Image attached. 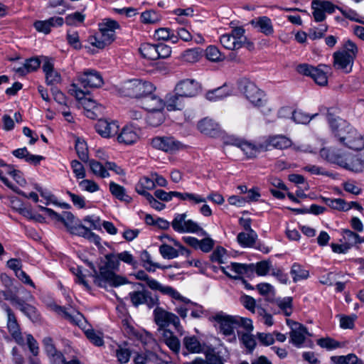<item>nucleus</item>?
<instances>
[{"label":"nucleus","instance_id":"1","mask_svg":"<svg viewBox=\"0 0 364 364\" xmlns=\"http://www.w3.org/2000/svg\"><path fill=\"white\" fill-rule=\"evenodd\" d=\"M120 262L117 253L105 255L102 264L99 267V273L95 277V283L106 288L107 286L118 287L126 283V279L117 275L115 272L119 269Z\"/></svg>","mask_w":364,"mask_h":364},{"label":"nucleus","instance_id":"2","mask_svg":"<svg viewBox=\"0 0 364 364\" xmlns=\"http://www.w3.org/2000/svg\"><path fill=\"white\" fill-rule=\"evenodd\" d=\"M240 89L245 98L255 107L262 109V112L267 114L271 108L267 107V100L266 95L254 82L248 80H242L240 83Z\"/></svg>","mask_w":364,"mask_h":364},{"label":"nucleus","instance_id":"3","mask_svg":"<svg viewBox=\"0 0 364 364\" xmlns=\"http://www.w3.org/2000/svg\"><path fill=\"white\" fill-rule=\"evenodd\" d=\"M242 27H236L220 37V43L223 48L229 50H237L242 47L248 50L254 48V44L245 35Z\"/></svg>","mask_w":364,"mask_h":364},{"label":"nucleus","instance_id":"4","mask_svg":"<svg viewBox=\"0 0 364 364\" xmlns=\"http://www.w3.org/2000/svg\"><path fill=\"white\" fill-rule=\"evenodd\" d=\"M155 90L150 82L139 79H133L125 82L121 87L119 92L122 95L132 98L141 99Z\"/></svg>","mask_w":364,"mask_h":364},{"label":"nucleus","instance_id":"5","mask_svg":"<svg viewBox=\"0 0 364 364\" xmlns=\"http://www.w3.org/2000/svg\"><path fill=\"white\" fill-rule=\"evenodd\" d=\"M344 150L355 152L364 150V135L349 124L345 127L343 134V151Z\"/></svg>","mask_w":364,"mask_h":364},{"label":"nucleus","instance_id":"6","mask_svg":"<svg viewBox=\"0 0 364 364\" xmlns=\"http://www.w3.org/2000/svg\"><path fill=\"white\" fill-rule=\"evenodd\" d=\"M173 229L178 233H198L202 232L203 235L206 232L195 221L187 219L186 213H177L171 222Z\"/></svg>","mask_w":364,"mask_h":364},{"label":"nucleus","instance_id":"7","mask_svg":"<svg viewBox=\"0 0 364 364\" xmlns=\"http://www.w3.org/2000/svg\"><path fill=\"white\" fill-rule=\"evenodd\" d=\"M136 277L139 280L146 281L148 287L152 290L159 291L163 294L171 296L172 299L182 298L181 294L177 290L170 286L163 285L157 280L150 278L143 270L137 272Z\"/></svg>","mask_w":364,"mask_h":364},{"label":"nucleus","instance_id":"8","mask_svg":"<svg viewBox=\"0 0 364 364\" xmlns=\"http://www.w3.org/2000/svg\"><path fill=\"white\" fill-rule=\"evenodd\" d=\"M0 306L6 314L7 328L9 333L18 345H23L24 339L22 336L20 326L15 314L6 304L0 301Z\"/></svg>","mask_w":364,"mask_h":364},{"label":"nucleus","instance_id":"9","mask_svg":"<svg viewBox=\"0 0 364 364\" xmlns=\"http://www.w3.org/2000/svg\"><path fill=\"white\" fill-rule=\"evenodd\" d=\"M151 146L165 152L175 153L183 149V144L173 136H156L151 139Z\"/></svg>","mask_w":364,"mask_h":364},{"label":"nucleus","instance_id":"10","mask_svg":"<svg viewBox=\"0 0 364 364\" xmlns=\"http://www.w3.org/2000/svg\"><path fill=\"white\" fill-rule=\"evenodd\" d=\"M79 83L86 87H100L104 84L100 73L94 69H85L77 75Z\"/></svg>","mask_w":364,"mask_h":364},{"label":"nucleus","instance_id":"11","mask_svg":"<svg viewBox=\"0 0 364 364\" xmlns=\"http://www.w3.org/2000/svg\"><path fill=\"white\" fill-rule=\"evenodd\" d=\"M154 321L161 328L173 324L175 328L180 331L181 326L178 317L171 312L165 311L161 307H156L154 311Z\"/></svg>","mask_w":364,"mask_h":364},{"label":"nucleus","instance_id":"12","mask_svg":"<svg viewBox=\"0 0 364 364\" xmlns=\"http://www.w3.org/2000/svg\"><path fill=\"white\" fill-rule=\"evenodd\" d=\"M336 9L339 8L331 1L325 0H313L311 2L312 15L316 22H323L326 18V14H332Z\"/></svg>","mask_w":364,"mask_h":364},{"label":"nucleus","instance_id":"13","mask_svg":"<svg viewBox=\"0 0 364 364\" xmlns=\"http://www.w3.org/2000/svg\"><path fill=\"white\" fill-rule=\"evenodd\" d=\"M129 295L132 304L136 307L141 304H146L148 308L151 309L159 302L156 296L152 295L151 292L144 289L132 291Z\"/></svg>","mask_w":364,"mask_h":364},{"label":"nucleus","instance_id":"14","mask_svg":"<svg viewBox=\"0 0 364 364\" xmlns=\"http://www.w3.org/2000/svg\"><path fill=\"white\" fill-rule=\"evenodd\" d=\"M174 91L183 97H193L200 91V84L195 80L186 79L179 81L175 86Z\"/></svg>","mask_w":364,"mask_h":364},{"label":"nucleus","instance_id":"15","mask_svg":"<svg viewBox=\"0 0 364 364\" xmlns=\"http://www.w3.org/2000/svg\"><path fill=\"white\" fill-rule=\"evenodd\" d=\"M358 53V48L351 41H347L343 45V73L352 71L354 60Z\"/></svg>","mask_w":364,"mask_h":364},{"label":"nucleus","instance_id":"16","mask_svg":"<svg viewBox=\"0 0 364 364\" xmlns=\"http://www.w3.org/2000/svg\"><path fill=\"white\" fill-rule=\"evenodd\" d=\"M343 168L353 173L364 171V151L360 155L345 154L343 156Z\"/></svg>","mask_w":364,"mask_h":364},{"label":"nucleus","instance_id":"17","mask_svg":"<svg viewBox=\"0 0 364 364\" xmlns=\"http://www.w3.org/2000/svg\"><path fill=\"white\" fill-rule=\"evenodd\" d=\"M102 38L110 44L115 40L116 30L120 28L119 23L111 18H105L98 24Z\"/></svg>","mask_w":364,"mask_h":364},{"label":"nucleus","instance_id":"18","mask_svg":"<svg viewBox=\"0 0 364 364\" xmlns=\"http://www.w3.org/2000/svg\"><path fill=\"white\" fill-rule=\"evenodd\" d=\"M173 245L178 247V250L173 248V247L166 245L162 244L159 247V252L161 255L164 259H171L176 258L178 255H185L188 257L190 255V251L186 249L184 246H183L179 242L176 240H172Z\"/></svg>","mask_w":364,"mask_h":364},{"label":"nucleus","instance_id":"19","mask_svg":"<svg viewBox=\"0 0 364 364\" xmlns=\"http://www.w3.org/2000/svg\"><path fill=\"white\" fill-rule=\"evenodd\" d=\"M213 318L220 324V331L225 336H232V338L234 340L236 339L234 335L233 327V324L236 323L235 316H231L223 312H219L213 316Z\"/></svg>","mask_w":364,"mask_h":364},{"label":"nucleus","instance_id":"20","mask_svg":"<svg viewBox=\"0 0 364 364\" xmlns=\"http://www.w3.org/2000/svg\"><path fill=\"white\" fill-rule=\"evenodd\" d=\"M231 144L240 148L247 157H255L260 151H267V145H264L263 141L255 144L240 139H234Z\"/></svg>","mask_w":364,"mask_h":364},{"label":"nucleus","instance_id":"21","mask_svg":"<svg viewBox=\"0 0 364 364\" xmlns=\"http://www.w3.org/2000/svg\"><path fill=\"white\" fill-rule=\"evenodd\" d=\"M287 323L291 328V341L296 346H301L304 342L306 335L308 333L306 328L296 321L287 320Z\"/></svg>","mask_w":364,"mask_h":364},{"label":"nucleus","instance_id":"22","mask_svg":"<svg viewBox=\"0 0 364 364\" xmlns=\"http://www.w3.org/2000/svg\"><path fill=\"white\" fill-rule=\"evenodd\" d=\"M41 209L51 218L63 223L69 232L76 225L75 223V217L70 212H63L62 215H59L55 211L48 208L42 207Z\"/></svg>","mask_w":364,"mask_h":364},{"label":"nucleus","instance_id":"23","mask_svg":"<svg viewBox=\"0 0 364 364\" xmlns=\"http://www.w3.org/2000/svg\"><path fill=\"white\" fill-rule=\"evenodd\" d=\"M95 129L102 137L109 138L117 134L119 125L115 122L100 119L95 124Z\"/></svg>","mask_w":364,"mask_h":364},{"label":"nucleus","instance_id":"24","mask_svg":"<svg viewBox=\"0 0 364 364\" xmlns=\"http://www.w3.org/2000/svg\"><path fill=\"white\" fill-rule=\"evenodd\" d=\"M264 145H267V150L270 147L278 149H284L290 147L292 144L291 140L284 135L278 134L269 136L263 141Z\"/></svg>","mask_w":364,"mask_h":364},{"label":"nucleus","instance_id":"25","mask_svg":"<svg viewBox=\"0 0 364 364\" xmlns=\"http://www.w3.org/2000/svg\"><path fill=\"white\" fill-rule=\"evenodd\" d=\"M141 104L148 112L162 111L165 107L164 101L152 92L146 95L141 100Z\"/></svg>","mask_w":364,"mask_h":364},{"label":"nucleus","instance_id":"26","mask_svg":"<svg viewBox=\"0 0 364 364\" xmlns=\"http://www.w3.org/2000/svg\"><path fill=\"white\" fill-rule=\"evenodd\" d=\"M340 110L338 108H330L327 112V121L331 132V134L337 138L338 141H341L340 134L339 122Z\"/></svg>","mask_w":364,"mask_h":364},{"label":"nucleus","instance_id":"27","mask_svg":"<svg viewBox=\"0 0 364 364\" xmlns=\"http://www.w3.org/2000/svg\"><path fill=\"white\" fill-rule=\"evenodd\" d=\"M14 170L15 169L14 167L5 164L3 160L0 159V180L4 183L5 186H6L17 194L20 196H26V193L12 184L6 177V175L11 176L14 172Z\"/></svg>","mask_w":364,"mask_h":364},{"label":"nucleus","instance_id":"28","mask_svg":"<svg viewBox=\"0 0 364 364\" xmlns=\"http://www.w3.org/2000/svg\"><path fill=\"white\" fill-rule=\"evenodd\" d=\"M70 93L73 95L77 100L82 101V105L87 109H94L97 106L95 101L90 98L86 97L88 94L87 90H82L76 84H72L70 88Z\"/></svg>","mask_w":364,"mask_h":364},{"label":"nucleus","instance_id":"29","mask_svg":"<svg viewBox=\"0 0 364 364\" xmlns=\"http://www.w3.org/2000/svg\"><path fill=\"white\" fill-rule=\"evenodd\" d=\"M64 23L62 17L54 16L45 21H36L33 26L39 32L48 34L50 32L51 27L61 26Z\"/></svg>","mask_w":364,"mask_h":364},{"label":"nucleus","instance_id":"30","mask_svg":"<svg viewBox=\"0 0 364 364\" xmlns=\"http://www.w3.org/2000/svg\"><path fill=\"white\" fill-rule=\"evenodd\" d=\"M139 139L137 130L132 126H125L117 136L120 144L131 145L136 143Z\"/></svg>","mask_w":364,"mask_h":364},{"label":"nucleus","instance_id":"31","mask_svg":"<svg viewBox=\"0 0 364 364\" xmlns=\"http://www.w3.org/2000/svg\"><path fill=\"white\" fill-rule=\"evenodd\" d=\"M255 28H258L259 31L267 36L273 35L274 27L272 20L265 16H259L251 22Z\"/></svg>","mask_w":364,"mask_h":364},{"label":"nucleus","instance_id":"32","mask_svg":"<svg viewBox=\"0 0 364 364\" xmlns=\"http://www.w3.org/2000/svg\"><path fill=\"white\" fill-rule=\"evenodd\" d=\"M198 129L204 134L214 136L220 132V126L214 120L210 118H204L198 124Z\"/></svg>","mask_w":364,"mask_h":364},{"label":"nucleus","instance_id":"33","mask_svg":"<svg viewBox=\"0 0 364 364\" xmlns=\"http://www.w3.org/2000/svg\"><path fill=\"white\" fill-rule=\"evenodd\" d=\"M232 92V86L225 83L221 87L207 92L206 98L210 101H218L231 95Z\"/></svg>","mask_w":364,"mask_h":364},{"label":"nucleus","instance_id":"34","mask_svg":"<svg viewBox=\"0 0 364 364\" xmlns=\"http://www.w3.org/2000/svg\"><path fill=\"white\" fill-rule=\"evenodd\" d=\"M42 68L45 73L46 81L48 85H53L58 84L61 81V76L58 72L54 69V66L52 63L48 60H46Z\"/></svg>","mask_w":364,"mask_h":364},{"label":"nucleus","instance_id":"35","mask_svg":"<svg viewBox=\"0 0 364 364\" xmlns=\"http://www.w3.org/2000/svg\"><path fill=\"white\" fill-rule=\"evenodd\" d=\"M220 269L225 275L234 279H240L247 272L245 264L236 262L231 263L230 266L221 267Z\"/></svg>","mask_w":364,"mask_h":364},{"label":"nucleus","instance_id":"36","mask_svg":"<svg viewBox=\"0 0 364 364\" xmlns=\"http://www.w3.org/2000/svg\"><path fill=\"white\" fill-rule=\"evenodd\" d=\"M12 154L16 158L24 159L25 161L34 165H38L44 157L40 155H34L28 152L26 147L17 149L12 151Z\"/></svg>","mask_w":364,"mask_h":364},{"label":"nucleus","instance_id":"37","mask_svg":"<svg viewBox=\"0 0 364 364\" xmlns=\"http://www.w3.org/2000/svg\"><path fill=\"white\" fill-rule=\"evenodd\" d=\"M164 104L168 111L181 110L184 107L183 97L178 95L176 92L174 94H168L166 96Z\"/></svg>","mask_w":364,"mask_h":364},{"label":"nucleus","instance_id":"38","mask_svg":"<svg viewBox=\"0 0 364 364\" xmlns=\"http://www.w3.org/2000/svg\"><path fill=\"white\" fill-rule=\"evenodd\" d=\"M53 309L58 314L62 315L65 319L75 325H79L83 318V316L78 311H74L73 314L69 313L65 307L53 304Z\"/></svg>","mask_w":364,"mask_h":364},{"label":"nucleus","instance_id":"39","mask_svg":"<svg viewBox=\"0 0 364 364\" xmlns=\"http://www.w3.org/2000/svg\"><path fill=\"white\" fill-rule=\"evenodd\" d=\"M320 155L322 158L331 163L336 164L338 166L341 164V151L338 148H323L321 149Z\"/></svg>","mask_w":364,"mask_h":364},{"label":"nucleus","instance_id":"40","mask_svg":"<svg viewBox=\"0 0 364 364\" xmlns=\"http://www.w3.org/2000/svg\"><path fill=\"white\" fill-rule=\"evenodd\" d=\"M328 69V66L326 65H319L315 68L314 72L311 73V78L317 85L325 86L328 82L327 73Z\"/></svg>","mask_w":364,"mask_h":364},{"label":"nucleus","instance_id":"41","mask_svg":"<svg viewBox=\"0 0 364 364\" xmlns=\"http://www.w3.org/2000/svg\"><path fill=\"white\" fill-rule=\"evenodd\" d=\"M139 257L142 262V266L149 272H154L156 269H164L167 268L166 267L161 265L159 263L154 262L152 260L151 255L146 250L141 251Z\"/></svg>","mask_w":364,"mask_h":364},{"label":"nucleus","instance_id":"42","mask_svg":"<svg viewBox=\"0 0 364 364\" xmlns=\"http://www.w3.org/2000/svg\"><path fill=\"white\" fill-rule=\"evenodd\" d=\"M154 188L155 182L154 178H150L147 176H143L136 183L135 190L139 195H141L145 198L146 197V194H150L147 190H152Z\"/></svg>","mask_w":364,"mask_h":364},{"label":"nucleus","instance_id":"43","mask_svg":"<svg viewBox=\"0 0 364 364\" xmlns=\"http://www.w3.org/2000/svg\"><path fill=\"white\" fill-rule=\"evenodd\" d=\"M154 38L159 41H171L172 43H176L178 41V37L175 32L168 28H160L154 32Z\"/></svg>","mask_w":364,"mask_h":364},{"label":"nucleus","instance_id":"44","mask_svg":"<svg viewBox=\"0 0 364 364\" xmlns=\"http://www.w3.org/2000/svg\"><path fill=\"white\" fill-rule=\"evenodd\" d=\"M257 238V235L254 230L247 232H240L237 235V240L243 247H250L254 245Z\"/></svg>","mask_w":364,"mask_h":364},{"label":"nucleus","instance_id":"45","mask_svg":"<svg viewBox=\"0 0 364 364\" xmlns=\"http://www.w3.org/2000/svg\"><path fill=\"white\" fill-rule=\"evenodd\" d=\"M134 361L135 364H160V360L156 354L149 350L146 353L137 354Z\"/></svg>","mask_w":364,"mask_h":364},{"label":"nucleus","instance_id":"46","mask_svg":"<svg viewBox=\"0 0 364 364\" xmlns=\"http://www.w3.org/2000/svg\"><path fill=\"white\" fill-rule=\"evenodd\" d=\"M163 340L168 347L175 353H178L181 348L180 341L176 336L169 330L163 332Z\"/></svg>","mask_w":364,"mask_h":364},{"label":"nucleus","instance_id":"47","mask_svg":"<svg viewBox=\"0 0 364 364\" xmlns=\"http://www.w3.org/2000/svg\"><path fill=\"white\" fill-rule=\"evenodd\" d=\"M290 274L294 282L306 279L309 276V270L304 269L298 263H294L291 266Z\"/></svg>","mask_w":364,"mask_h":364},{"label":"nucleus","instance_id":"48","mask_svg":"<svg viewBox=\"0 0 364 364\" xmlns=\"http://www.w3.org/2000/svg\"><path fill=\"white\" fill-rule=\"evenodd\" d=\"M70 233L94 241H97L99 239L97 235L91 232L89 228L80 224H76Z\"/></svg>","mask_w":364,"mask_h":364},{"label":"nucleus","instance_id":"49","mask_svg":"<svg viewBox=\"0 0 364 364\" xmlns=\"http://www.w3.org/2000/svg\"><path fill=\"white\" fill-rule=\"evenodd\" d=\"M139 52L144 58L151 60L158 59L156 45L149 43H142L139 48Z\"/></svg>","mask_w":364,"mask_h":364},{"label":"nucleus","instance_id":"50","mask_svg":"<svg viewBox=\"0 0 364 364\" xmlns=\"http://www.w3.org/2000/svg\"><path fill=\"white\" fill-rule=\"evenodd\" d=\"M181 297V299H174L176 301L181 303V304L176 306L175 311L184 319L187 316L188 311L192 309V306H194V304L182 295Z\"/></svg>","mask_w":364,"mask_h":364},{"label":"nucleus","instance_id":"51","mask_svg":"<svg viewBox=\"0 0 364 364\" xmlns=\"http://www.w3.org/2000/svg\"><path fill=\"white\" fill-rule=\"evenodd\" d=\"M183 345L191 353H198L202 350V346L195 336H186L183 338Z\"/></svg>","mask_w":364,"mask_h":364},{"label":"nucleus","instance_id":"52","mask_svg":"<svg viewBox=\"0 0 364 364\" xmlns=\"http://www.w3.org/2000/svg\"><path fill=\"white\" fill-rule=\"evenodd\" d=\"M203 51L199 48H191L185 50L181 54V58L183 60L193 63L200 60L202 56Z\"/></svg>","mask_w":364,"mask_h":364},{"label":"nucleus","instance_id":"53","mask_svg":"<svg viewBox=\"0 0 364 364\" xmlns=\"http://www.w3.org/2000/svg\"><path fill=\"white\" fill-rule=\"evenodd\" d=\"M89 166L92 172L95 176L102 178H107L109 176V173L106 168V164L104 166L100 162L92 159L89 161Z\"/></svg>","mask_w":364,"mask_h":364},{"label":"nucleus","instance_id":"54","mask_svg":"<svg viewBox=\"0 0 364 364\" xmlns=\"http://www.w3.org/2000/svg\"><path fill=\"white\" fill-rule=\"evenodd\" d=\"M109 191L117 199L122 201H129L130 197L126 193L125 188L114 182H110Z\"/></svg>","mask_w":364,"mask_h":364},{"label":"nucleus","instance_id":"55","mask_svg":"<svg viewBox=\"0 0 364 364\" xmlns=\"http://www.w3.org/2000/svg\"><path fill=\"white\" fill-rule=\"evenodd\" d=\"M161 19V15L153 10L142 12L140 16L141 22L144 24H156Z\"/></svg>","mask_w":364,"mask_h":364},{"label":"nucleus","instance_id":"56","mask_svg":"<svg viewBox=\"0 0 364 364\" xmlns=\"http://www.w3.org/2000/svg\"><path fill=\"white\" fill-rule=\"evenodd\" d=\"M205 54L207 59L212 62H220L225 59V55L215 46H208L205 50Z\"/></svg>","mask_w":364,"mask_h":364},{"label":"nucleus","instance_id":"57","mask_svg":"<svg viewBox=\"0 0 364 364\" xmlns=\"http://www.w3.org/2000/svg\"><path fill=\"white\" fill-rule=\"evenodd\" d=\"M275 302L285 316H289L292 314V297L278 298Z\"/></svg>","mask_w":364,"mask_h":364},{"label":"nucleus","instance_id":"58","mask_svg":"<svg viewBox=\"0 0 364 364\" xmlns=\"http://www.w3.org/2000/svg\"><path fill=\"white\" fill-rule=\"evenodd\" d=\"M343 237L347 241L345 245L343 244V253H344L345 250L359 243L360 236L350 230H343Z\"/></svg>","mask_w":364,"mask_h":364},{"label":"nucleus","instance_id":"59","mask_svg":"<svg viewBox=\"0 0 364 364\" xmlns=\"http://www.w3.org/2000/svg\"><path fill=\"white\" fill-rule=\"evenodd\" d=\"M146 120L150 126L158 127L164 122V115L161 111L149 112Z\"/></svg>","mask_w":364,"mask_h":364},{"label":"nucleus","instance_id":"60","mask_svg":"<svg viewBox=\"0 0 364 364\" xmlns=\"http://www.w3.org/2000/svg\"><path fill=\"white\" fill-rule=\"evenodd\" d=\"M238 336L242 343L250 351H252L255 348L256 346V341L252 334L250 333L238 332Z\"/></svg>","mask_w":364,"mask_h":364},{"label":"nucleus","instance_id":"61","mask_svg":"<svg viewBox=\"0 0 364 364\" xmlns=\"http://www.w3.org/2000/svg\"><path fill=\"white\" fill-rule=\"evenodd\" d=\"M75 150L80 160L87 161L88 159V150L85 141L77 139L75 141Z\"/></svg>","mask_w":364,"mask_h":364},{"label":"nucleus","instance_id":"62","mask_svg":"<svg viewBox=\"0 0 364 364\" xmlns=\"http://www.w3.org/2000/svg\"><path fill=\"white\" fill-rule=\"evenodd\" d=\"M317 344L328 350H332L340 347V343L331 338H322L317 341Z\"/></svg>","mask_w":364,"mask_h":364},{"label":"nucleus","instance_id":"63","mask_svg":"<svg viewBox=\"0 0 364 364\" xmlns=\"http://www.w3.org/2000/svg\"><path fill=\"white\" fill-rule=\"evenodd\" d=\"M66 38L68 44L72 46L74 49L80 50L82 48L81 43L80 41L79 34L75 31H68L67 32Z\"/></svg>","mask_w":364,"mask_h":364},{"label":"nucleus","instance_id":"64","mask_svg":"<svg viewBox=\"0 0 364 364\" xmlns=\"http://www.w3.org/2000/svg\"><path fill=\"white\" fill-rule=\"evenodd\" d=\"M85 16L79 11L68 14L65 17V23L69 26H77L82 23L85 20Z\"/></svg>","mask_w":364,"mask_h":364}]
</instances>
